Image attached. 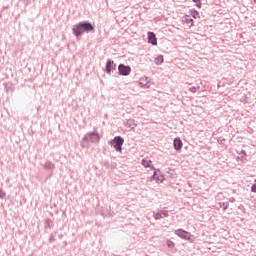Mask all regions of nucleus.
<instances>
[{
	"mask_svg": "<svg viewBox=\"0 0 256 256\" xmlns=\"http://www.w3.org/2000/svg\"><path fill=\"white\" fill-rule=\"evenodd\" d=\"M72 33L77 39L83 37L85 33H95V24L88 20L81 21L72 27Z\"/></svg>",
	"mask_w": 256,
	"mask_h": 256,
	"instance_id": "nucleus-1",
	"label": "nucleus"
},
{
	"mask_svg": "<svg viewBox=\"0 0 256 256\" xmlns=\"http://www.w3.org/2000/svg\"><path fill=\"white\" fill-rule=\"evenodd\" d=\"M101 141V136L97 130L93 132H88L82 139L81 146L82 147H89V143H99Z\"/></svg>",
	"mask_w": 256,
	"mask_h": 256,
	"instance_id": "nucleus-2",
	"label": "nucleus"
},
{
	"mask_svg": "<svg viewBox=\"0 0 256 256\" xmlns=\"http://www.w3.org/2000/svg\"><path fill=\"white\" fill-rule=\"evenodd\" d=\"M124 144H125V139L121 136H115L112 140H110L108 142V145L113 147V149H115V151H117L118 153L123 152V145Z\"/></svg>",
	"mask_w": 256,
	"mask_h": 256,
	"instance_id": "nucleus-3",
	"label": "nucleus"
},
{
	"mask_svg": "<svg viewBox=\"0 0 256 256\" xmlns=\"http://www.w3.org/2000/svg\"><path fill=\"white\" fill-rule=\"evenodd\" d=\"M114 71H117V64H115V61L108 59L106 61L104 73H107V75H111V73H113Z\"/></svg>",
	"mask_w": 256,
	"mask_h": 256,
	"instance_id": "nucleus-4",
	"label": "nucleus"
},
{
	"mask_svg": "<svg viewBox=\"0 0 256 256\" xmlns=\"http://www.w3.org/2000/svg\"><path fill=\"white\" fill-rule=\"evenodd\" d=\"M118 75H121L122 77H127V75H131V66L119 64Z\"/></svg>",
	"mask_w": 256,
	"mask_h": 256,
	"instance_id": "nucleus-5",
	"label": "nucleus"
},
{
	"mask_svg": "<svg viewBox=\"0 0 256 256\" xmlns=\"http://www.w3.org/2000/svg\"><path fill=\"white\" fill-rule=\"evenodd\" d=\"M175 235L180 237V239H184V241H190L191 240V233L183 230V229H178L175 230Z\"/></svg>",
	"mask_w": 256,
	"mask_h": 256,
	"instance_id": "nucleus-6",
	"label": "nucleus"
},
{
	"mask_svg": "<svg viewBox=\"0 0 256 256\" xmlns=\"http://www.w3.org/2000/svg\"><path fill=\"white\" fill-rule=\"evenodd\" d=\"M147 35H148V43L154 46L157 45V35L155 34V32L149 31Z\"/></svg>",
	"mask_w": 256,
	"mask_h": 256,
	"instance_id": "nucleus-7",
	"label": "nucleus"
},
{
	"mask_svg": "<svg viewBox=\"0 0 256 256\" xmlns=\"http://www.w3.org/2000/svg\"><path fill=\"white\" fill-rule=\"evenodd\" d=\"M124 126L127 129L133 130L135 127H137V122L135 121V119H127L124 121Z\"/></svg>",
	"mask_w": 256,
	"mask_h": 256,
	"instance_id": "nucleus-8",
	"label": "nucleus"
},
{
	"mask_svg": "<svg viewBox=\"0 0 256 256\" xmlns=\"http://www.w3.org/2000/svg\"><path fill=\"white\" fill-rule=\"evenodd\" d=\"M175 151H181L183 149V141L181 138L176 137L173 142Z\"/></svg>",
	"mask_w": 256,
	"mask_h": 256,
	"instance_id": "nucleus-9",
	"label": "nucleus"
},
{
	"mask_svg": "<svg viewBox=\"0 0 256 256\" xmlns=\"http://www.w3.org/2000/svg\"><path fill=\"white\" fill-rule=\"evenodd\" d=\"M53 227H54L53 220L47 218V219L44 221V232H45V233H49V230H50V229H53Z\"/></svg>",
	"mask_w": 256,
	"mask_h": 256,
	"instance_id": "nucleus-10",
	"label": "nucleus"
},
{
	"mask_svg": "<svg viewBox=\"0 0 256 256\" xmlns=\"http://www.w3.org/2000/svg\"><path fill=\"white\" fill-rule=\"evenodd\" d=\"M151 170L154 171L153 175L150 177V181L156 180L157 181V174L161 173V170L155 168V167H151Z\"/></svg>",
	"mask_w": 256,
	"mask_h": 256,
	"instance_id": "nucleus-11",
	"label": "nucleus"
},
{
	"mask_svg": "<svg viewBox=\"0 0 256 256\" xmlns=\"http://www.w3.org/2000/svg\"><path fill=\"white\" fill-rule=\"evenodd\" d=\"M189 27H193V19L189 16V15H185L184 16V20H183Z\"/></svg>",
	"mask_w": 256,
	"mask_h": 256,
	"instance_id": "nucleus-12",
	"label": "nucleus"
},
{
	"mask_svg": "<svg viewBox=\"0 0 256 256\" xmlns=\"http://www.w3.org/2000/svg\"><path fill=\"white\" fill-rule=\"evenodd\" d=\"M55 168V164H53V163H51V162H46L45 164H44V169L46 170V171H52V169H54Z\"/></svg>",
	"mask_w": 256,
	"mask_h": 256,
	"instance_id": "nucleus-13",
	"label": "nucleus"
},
{
	"mask_svg": "<svg viewBox=\"0 0 256 256\" xmlns=\"http://www.w3.org/2000/svg\"><path fill=\"white\" fill-rule=\"evenodd\" d=\"M148 78L145 77V78H140V85L141 87H145L146 89H149V86H146L147 83H149V80H147Z\"/></svg>",
	"mask_w": 256,
	"mask_h": 256,
	"instance_id": "nucleus-14",
	"label": "nucleus"
},
{
	"mask_svg": "<svg viewBox=\"0 0 256 256\" xmlns=\"http://www.w3.org/2000/svg\"><path fill=\"white\" fill-rule=\"evenodd\" d=\"M164 61L163 55H159L158 57L155 58L154 63L155 65H162Z\"/></svg>",
	"mask_w": 256,
	"mask_h": 256,
	"instance_id": "nucleus-15",
	"label": "nucleus"
},
{
	"mask_svg": "<svg viewBox=\"0 0 256 256\" xmlns=\"http://www.w3.org/2000/svg\"><path fill=\"white\" fill-rule=\"evenodd\" d=\"M153 162L151 161V160H147V159H143L142 160V165H143V167H145V168H151V167H153V166H151V164H152Z\"/></svg>",
	"mask_w": 256,
	"mask_h": 256,
	"instance_id": "nucleus-16",
	"label": "nucleus"
},
{
	"mask_svg": "<svg viewBox=\"0 0 256 256\" xmlns=\"http://www.w3.org/2000/svg\"><path fill=\"white\" fill-rule=\"evenodd\" d=\"M219 207L223 209V211H227V209H229V202H220Z\"/></svg>",
	"mask_w": 256,
	"mask_h": 256,
	"instance_id": "nucleus-17",
	"label": "nucleus"
},
{
	"mask_svg": "<svg viewBox=\"0 0 256 256\" xmlns=\"http://www.w3.org/2000/svg\"><path fill=\"white\" fill-rule=\"evenodd\" d=\"M163 181H165V176L163 174H160L156 176V182L157 183H163Z\"/></svg>",
	"mask_w": 256,
	"mask_h": 256,
	"instance_id": "nucleus-18",
	"label": "nucleus"
},
{
	"mask_svg": "<svg viewBox=\"0 0 256 256\" xmlns=\"http://www.w3.org/2000/svg\"><path fill=\"white\" fill-rule=\"evenodd\" d=\"M198 89H201V86L196 85V86H190L189 87V91H191V93H197Z\"/></svg>",
	"mask_w": 256,
	"mask_h": 256,
	"instance_id": "nucleus-19",
	"label": "nucleus"
},
{
	"mask_svg": "<svg viewBox=\"0 0 256 256\" xmlns=\"http://www.w3.org/2000/svg\"><path fill=\"white\" fill-rule=\"evenodd\" d=\"M154 219H156V221H158L159 219H163V216L161 214V211L155 213L154 212V215H153Z\"/></svg>",
	"mask_w": 256,
	"mask_h": 256,
	"instance_id": "nucleus-20",
	"label": "nucleus"
},
{
	"mask_svg": "<svg viewBox=\"0 0 256 256\" xmlns=\"http://www.w3.org/2000/svg\"><path fill=\"white\" fill-rule=\"evenodd\" d=\"M167 247H169V249H174L175 248V243L171 240L167 241Z\"/></svg>",
	"mask_w": 256,
	"mask_h": 256,
	"instance_id": "nucleus-21",
	"label": "nucleus"
},
{
	"mask_svg": "<svg viewBox=\"0 0 256 256\" xmlns=\"http://www.w3.org/2000/svg\"><path fill=\"white\" fill-rule=\"evenodd\" d=\"M191 11L193 12V14H192L193 19H197V17H199V11H197L195 9H193Z\"/></svg>",
	"mask_w": 256,
	"mask_h": 256,
	"instance_id": "nucleus-22",
	"label": "nucleus"
},
{
	"mask_svg": "<svg viewBox=\"0 0 256 256\" xmlns=\"http://www.w3.org/2000/svg\"><path fill=\"white\" fill-rule=\"evenodd\" d=\"M5 197H7V193L0 188V199H5Z\"/></svg>",
	"mask_w": 256,
	"mask_h": 256,
	"instance_id": "nucleus-23",
	"label": "nucleus"
},
{
	"mask_svg": "<svg viewBox=\"0 0 256 256\" xmlns=\"http://www.w3.org/2000/svg\"><path fill=\"white\" fill-rule=\"evenodd\" d=\"M4 87L7 91V93H9V91H13V86H9V84H4Z\"/></svg>",
	"mask_w": 256,
	"mask_h": 256,
	"instance_id": "nucleus-24",
	"label": "nucleus"
},
{
	"mask_svg": "<svg viewBox=\"0 0 256 256\" xmlns=\"http://www.w3.org/2000/svg\"><path fill=\"white\" fill-rule=\"evenodd\" d=\"M160 213L163 217H169V212L167 210H160Z\"/></svg>",
	"mask_w": 256,
	"mask_h": 256,
	"instance_id": "nucleus-25",
	"label": "nucleus"
},
{
	"mask_svg": "<svg viewBox=\"0 0 256 256\" xmlns=\"http://www.w3.org/2000/svg\"><path fill=\"white\" fill-rule=\"evenodd\" d=\"M49 243H55V235L54 234H50Z\"/></svg>",
	"mask_w": 256,
	"mask_h": 256,
	"instance_id": "nucleus-26",
	"label": "nucleus"
},
{
	"mask_svg": "<svg viewBox=\"0 0 256 256\" xmlns=\"http://www.w3.org/2000/svg\"><path fill=\"white\" fill-rule=\"evenodd\" d=\"M252 193H256V179L254 180V184L251 186Z\"/></svg>",
	"mask_w": 256,
	"mask_h": 256,
	"instance_id": "nucleus-27",
	"label": "nucleus"
},
{
	"mask_svg": "<svg viewBox=\"0 0 256 256\" xmlns=\"http://www.w3.org/2000/svg\"><path fill=\"white\" fill-rule=\"evenodd\" d=\"M101 215L107 217V215H109V210H101Z\"/></svg>",
	"mask_w": 256,
	"mask_h": 256,
	"instance_id": "nucleus-28",
	"label": "nucleus"
},
{
	"mask_svg": "<svg viewBox=\"0 0 256 256\" xmlns=\"http://www.w3.org/2000/svg\"><path fill=\"white\" fill-rule=\"evenodd\" d=\"M219 145H223L225 143V138H218Z\"/></svg>",
	"mask_w": 256,
	"mask_h": 256,
	"instance_id": "nucleus-29",
	"label": "nucleus"
},
{
	"mask_svg": "<svg viewBox=\"0 0 256 256\" xmlns=\"http://www.w3.org/2000/svg\"><path fill=\"white\" fill-rule=\"evenodd\" d=\"M239 155H242V157H247V152L245 150H241Z\"/></svg>",
	"mask_w": 256,
	"mask_h": 256,
	"instance_id": "nucleus-30",
	"label": "nucleus"
},
{
	"mask_svg": "<svg viewBox=\"0 0 256 256\" xmlns=\"http://www.w3.org/2000/svg\"><path fill=\"white\" fill-rule=\"evenodd\" d=\"M202 6H203V3H201V0L199 2H196V7L198 9H201Z\"/></svg>",
	"mask_w": 256,
	"mask_h": 256,
	"instance_id": "nucleus-31",
	"label": "nucleus"
},
{
	"mask_svg": "<svg viewBox=\"0 0 256 256\" xmlns=\"http://www.w3.org/2000/svg\"><path fill=\"white\" fill-rule=\"evenodd\" d=\"M59 239H63V234H59Z\"/></svg>",
	"mask_w": 256,
	"mask_h": 256,
	"instance_id": "nucleus-32",
	"label": "nucleus"
}]
</instances>
